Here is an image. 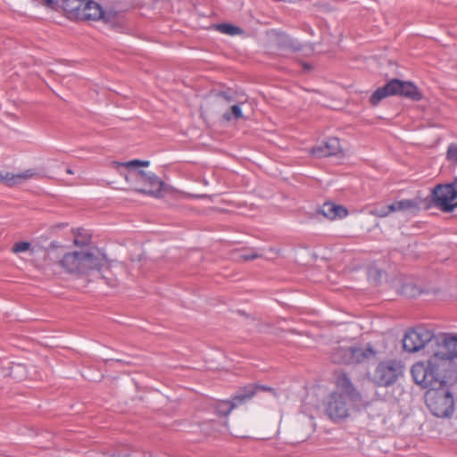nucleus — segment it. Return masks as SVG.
<instances>
[{
	"instance_id": "obj_26",
	"label": "nucleus",
	"mask_w": 457,
	"mask_h": 457,
	"mask_svg": "<svg viewBox=\"0 0 457 457\" xmlns=\"http://www.w3.org/2000/svg\"><path fill=\"white\" fill-rule=\"evenodd\" d=\"M25 371V367L22 364H15L12 367L11 375L17 379H22V373Z\"/></svg>"
},
{
	"instance_id": "obj_6",
	"label": "nucleus",
	"mask_w": 457,
	"mask_h": 457,
	"mask_svg": "<svg viewBox=\"0 0 457 457\" xmlns=\"http://www.w3.org/2000/svg\"><path fill=\"white\" fill-rule=\"evenodd\" d=\"M434 206L444 212H451L457 207V178L453 182L439 184L431 192Z\"/></svg>"
},
{
	"instance_id": "obj_36",
	"label": "nucleus",
	"mask_w": 457,
	"mask_h": 457,
	"mask_svg": "<svg viewBox=\"0 0 457 457\" xmlns=\"http://www.w3.org/2000/svg\"><path fill=\"white\" fill-rule=\"evenodd\" d=\"M107 284L110 285L111 287H114L115 286L114 284H111L110 281H107Z\"/></svg>"
},
{
	"instance_id": "obj_31",
	"label": "nucleus",
	"mask_w": 457,
	"mask_h": 457,
	"mask_svg": "<svg viewBox=\"0 0 457 457\" xmlns=\"http://www.w3.org/2000/svg\"><path fill=\"white\" fill-rule=\"evenodd\" d=\"M59 0H43L45 5L52 10H57Z\"/></svg>"
},
{
	"instance_id": "obj_32",
	"label": "nucleus",
	"mask_w": 457,
	"mask_h": 457,
	"mask_svg": "<svg viewBox=\"0 0 457 457\" xmlns=\"http://www.w3.org/2000/svg\"><path fill=\"white\" fill-rule=\"evenodd\" d=\"M258 257V254L256 253H253V254H251V255H243V258L245 260H253L254 258Z\"/></svg>"
},
{
	"instance_id": "obj_23",
	"label": "nucleus",
	"mask_w": 457,
	"mask_h": 457,
	"mask_svg": "<svg viewBox=\"0 0 457 457\" xmlns=\"http://www.w3.org/2000/svg\"><path fill=\"white\" fill-rule=\"evenodd\" d=\"M217 29L224 34L234 36L242 32V29L237 26L228 24V23H221L217 26Z\"/></svg>"
},
{
	"instance_id": "obj_27",
	"label": "nucleus",
	"mask_w": 457,
	"mask_h": 457,
	"mask_svg": "<svg viewBox=\"0 0 457 457\" xmlns=\"http://www.w3.org/2000/svg\"><path fill=\"white\" fill-rule=\"evenodd\" d=\"M392 211H390L389 205L376 207L371 211V213L378 217H386L388 216Z\"/></svg>"
},
{
	"instance_id": "obj_21",
	"label": "nucleus",
	"mask_w": 457,
	"mask_h": 457,
	"mask_svg": "<svg viewBox=\"0 0 457 457\" xmlns=\"http://www.w3.org/2000/svg\"><path fill=\"white\" fill-rule=\"evenodd\" d=\"M326 145V150L328 155H335L341 151L340 141L337 137H330L326 142H324Z\"/></svg>"
},
{
	"instance_id": "obj_4",
	"label": "nucleus",
	"mask_w": 457,
	"mask_h": 457,
	"mask_svg": "<svg viewBox=\"0 0 457 457\" xmlns=\"http://www.w3.org/2000/svg\"><path fill=\"white\" fill-rule=\"evenodd\" d=\"M440 344V336H435L434 333L424 327H417L408 330L403 338V350L408 353H416L422 349H428L433 352Z\"/></svg>"
},
{
	"instance_id": "obj_3",
	"label": "nucleus",
	"mask_w": 457,
	"mask_h": 457,
	"mask_svg": "<svg viewBox=\"0 0 457 457\" xmlns=\"http://www.w3.org/2000/svg\"><path fill=\"white\" fill-rule=\"evenodd\" d=\"M336 385L337 390L329 395L325 403V412L331 420L337 422L350 416L361 395L344 373L337 376Z\"/></svg>"
},
{
	"instance_id": "obj_18",
	"label": "nucleus",
	"mask_w": 457,
	"mask_h": 457,
	"mask_svg": "<svg viewBox=\"0 0 457 457\" xmlns=\"http://www.w3.org/2000/svg\"><path fill=\"white\" fill-rule=\"evenodd\" d=\"M390 211L394 212H402V211H410V210H417L418 204L415 201L410 199H403L400 201H395L393 204H389Z\"/></svg>"
},
{
	"instance_id": "obj_2",
	"label": "nucleus",
	"mask_w": 457,
	"mask_h": 457,
	"mask_svg": "<svg viewBox=\"0 0 457 457\" xmlns=\"http://www.w3.org/2000/svg\"><path fill=\"white\" fill-rule=\"evenodd\" d=\"M431 353L428 360L412 365L413 380L423 388L447 386L449 380L457 378V366L439 346Z\"/></svg>"
},
{
	"instance_id": "obj_20",
	"label": "nucleus",
	"mask_w": 457,
	"mask_h": 457,
	"mask_svg": "<svg viewBox=\"0 0 457 457\" xmlns=\"http://www.w3.org/2000/svg\"><path fill=\"white\" fill-rule=\"evenodd\" d=\"M223 119L227 121H230L232 120H239L244 117L242 109L238 104H233L230 106L229 110L225 112L222 115Z\"/></svg>"
},
{
	"instance_id": "obj_29",
	"label": "nucleus",
	"mask_w": 457,
	"mask_h": 457,
	"mask_svg": "<svg viewBox=\"0 0 457 457\" xmlns=\"http://www.w3.org/2000/svg\"><path fill=\"white\" fill-rule=\"evenodd\" d=\"M312 154L318 158L329 156L328 154L327 153L326 145H324V143L320 145L314 147L312 150Z\"/></svg>"
},
{
	"instance_id": "obj_5",
	"label": "nucleus",
	"mask_w": 457,
	"mask_h": 457,
	"mask_svg": "<svg viewBox=\"0 0 457 457\" xmlns=\"http://www.w3.org/2000/svg\"><path fill=\"white\" fill-rule=\"evenodd\" d=\"M427 389L425 400L432 414L439 418L450 417L454 410V401L448 386Z\"/></svg>"
},
{
	"instance_id": "obj_9",
	"label": "nucleus",
	"mask_w": 457,
	"mask_h": 457,
	"mask_svg": "<svg viewBox=\"0 0 457 457\" xmlns=\"http://www.w3.org/2000/svg\"><path fill=\"white\" fill-rule=\"evenodd\" d=\"M388 96H403L410 99L418 101L421 98V94L417 87L411 82H404L399 79H392L384 86Z\"/></svg>"
},
{
	"instance_id": "obj_14",
	"label": "nucleus",
	"mask_w": 457,
	"mask_h": 457,
	"mask_svg": "<svg viewBox=\"0 0 457 457\" xmlns=\"http://www.w3.org/2000/svg\"><path fill=\"white\" fill-rule=\"evenodd\" d=\"M104 15L102 6L94 1H85L81 20L82 21H98Z\"/></svg>"
},
{
	"instance_id": "obj_30",
	"label": "nucleus",
	"mask_w": 457,
	"mask_h": 457,
	"mask_svg": "<svg viewBox=\"0 0 457 457\" xmlns=\"http://www.w3.org/2000/svg\"><path fill=\"white\" fill-rule=\"evenodd\" d=\"M217 100L220 104H229L232 102V98L225 92L220 93L217 96Z\"/></svg>"
},
{
	"instance_id": "obj_17",
	"label": "nucleus",
	"mask_w": 457,
	"mask_h": 457,
	"mask_svg": "<svg viewBox=\"0 0 457 457\" xmlns=\"http://www.w3.org/2000/svg\"><path fill=\"white\" fill-rule=\"evenodd\" d=\"M314 431V422L310 417H303V420L295 428L296 441L303 442L309 438Z\"/></svg>"
},
{
	"instance_id": "obj_7",
	"label": "nucleus",
	"mask_w": 457,
	"mask_h": 457,
	"mask_svg": "<svg viewBox=\"0 0 457 457\" xmlns=\"http://www.w3.org/2000/svg\"><path fill=\"white\" fill-rule=\"evenodd\" d=\"M403 375V365L396 360L380 361L373 374L374 382L379 386L394 385Z\"/></svg>"
},
{
	"instance_id": "obj_16",
	"label": "nucleus",
	"mask_w": 457,
	"mask_h": 457,
	"mask_svg": "<svg viewBox=\"0 0 457 457\" xmlns=\"http://www.w3.org/2000/svg\"><path fill=\"white\" fill-rule=\"evenodd\" d=\"M320 213L329 220L342 219L348 215L346 208L334 203H325L320 208Z\"/></svg>"
},
{
	"instance_id": "obj_15",
	"label": "nucleus",
	"mask_w": 457,
	"mask_h": 457,
	"mask_svg": "<svg viewBox=\"0 0 457 457\" xmlns=\"http://www.w3.org/2000/svg\"><path fill=\"white\" fill-rule=\"evenodd\" d=\"M439 348L453 361L457 358V335H441Z\"/></svg>"
},
{
	"instance_id": "obj_1",
	"label": "nucleus",
	"mask_w": 457,
	"mask_h": 457,
	"mask_svg": "<svg viewBox=\"0 0 457 457\" xmlns=\"http://www.w3.org/2000/svg\"><path fill=\"white\" fill-rule=\"evenodd\" d=\"M44 270H54L58 265L64 272L71 275H88L100 270L107 262L106 256L96 248H81L59 254L55 250H47L45 255Z\"/></svg>"
},
{
	"instance_id": "obj_11",
	"label": "nucleus",
	"mask_w": 457,
	"mask_h": 457,
	"mask_svg": "<svg viewBox=\"0 0 457 457\" xmlns=\"http://www.w3.org/2000/svg\"><path fill=\"white\" fill-rule=\"evenodd\" d=\"M37 173L33 169H29L22 172L12 173L0 171V183L3 185L12 187L23 184L27 180L37 177Z\"/></svg>"
},
{
	"instance_id": "obj_34",
	"label": "nucleus",
	"mask_w": 457,
	"mask_h": 457,
	"mask_svg": "<svg viewBox=\"0 0 457 457\" xmlns=\"http://www.w3.org/2000/svg\"><path fill=\"white\" fill-rule=\"evenodd\" d=\"M66 171H67V173H69V174H73V172H72V170H71V169H67V170H66Z\"/></svg>"
},
{
	"instance_id": "obj_8",
	"label": "nucleus",
	"mask_w": 457,
	"mask_h": 457,
	"mask_svg": "<svg viewBox=\"0 0 457 457\" xmlns=\"http://www.w3.org/2000/svg\"><path fill=\"white\" fill-rule=\"evenodd\" d=\"M375 351L371 346L365 348L352 346H338L334 349L332 361L336 363H358L374 357Z\"/></svg>"
},
{
	"instance_id": "obj_28",
	"label": "nucleus",
	"mask_w": 457,
	"mask_h": 457,
	"mask_svg": "<svg viewBox=\"0 0 457 457\" xmlns=\"http://www.w3.org/2000/svg\"><path fill=\"white\" fill-rule=\"evenodd\" d=\"M447 159L450 162L457 163V145L451 144L447 149Z\"/></svg>"
},
{
	"instance_id": "obj_38",
	"label": "nucleus",
	"mask_w": 457,
	"mask_h": 457,
	"mask_svg": "<svg viewBox=\"0 0 457 457\" xmlns=\"http://www.w3.org/2000/svg\"><path fill=\"white\" fill-rule=\"evenodd\" d=\"M303 67H304V69H310V66H309V65H307V64H304V66H303Z\"/></svg>"
},
{
	"instance_id": "obj_25",
	"label": "nucleus",
	"mask_w": 457,
	"mask_h": 457,
	"mask_svg": "<svg viewBox=\"0 0 457 457\" xmlns=\"http://www.w3.org/2000/svg\"><path fill=\"white\" fill-rule=\"evenodd\" d=\"M12 251L14 253H23V252H27V251H30L31 253H33V250L31 249L30 243L26 242V241L15 243L12 245Z\"/></svg>"
},
{
	"instance_id": "obj_13",
	"label": "nucleus",
	"mask_w": 457,
	"mask_h": 457,
	"mask_svg": "<svg viewBox=\"0 0 457 457\" xmlns=\"http://www.w3.org/2000/svg\"><path fill=\"white\" fill-rule=\"evenodd\" d=\"M84 0H63L62 8L70 20H81Z\"/></svg>"
},
{
	"instance_id": "obj_24",
	"label": "nucleus",
	"mask_w": 457,
	"mask_h": 457,
	"mask_svg": "<svg viewBox=\"0 0 457 457\" xmlns=\"http://www.w3.org/2000/svg\"><path fill=\"white\" fill-rule=\"evenodd\" d=\"M388 96L384 87L378 88L370 96V101L372 105H377L385 97Z\"/></svg>"
},
{
	"instance_id": "obj_37",
	"label": "nucleus",
	"mask_w": 457,
	"mask_h": 457,
	"mask_svg": "<svg viewBox=\"0 0 457 457\" xmlns=\"http://www.w3.org/2000/svg\"><path fill=\"white\" fill-rule=\"evenodd\" d=\"M107 284L110 285L111 287H114L115 286L114 284H111L110 281H107Z\"/></svg>"
},
{
	"instance_id": "obj_33",
	"label": "nucleus",
	"mask_w": 457,
	"mask_h": 457,
	"mask_svg": "<svg viewBox=\"0 0 457 457\" xmlns=\"http://www.w3.org/2000/svg\"><path fill=\"white\" fill-rule=\"evenodd\" d=\"M73 243L77 246H82L84 245V242L80 241L79 238H75Z\"/></svg>"
},
{
	"instance_id": "obj_19",
	"label": "nucleus",
	"mask_w": 457,
	"mask_h": 457,
	"mask_svg": "<svg viewBox=\"0 0 457 457\" xmlns=\"http://www.w3.org/2000/svg\"><path fill=\"white\" fill-rule=\"evenodd\" d=\"M237 403L231 398V400L220 401L216 404V411L223 416L228 415L233 409L237 408Z\"/></svg>"
},
{
	"instance_id": "obj_10",
	"label": "nucleus",
	"mask_w": 457,
	"mask_h": 457,
	"mask_svg": "<svg viewBox=\"0 0 457 457\" xmlns=\"http://www.w3.org/2000/svg\"><path fill=\"white\" fill-rule=\"evenodd\" d=\"M133 176L137 181L145 186L137 188V191L154 196H157L161 192L163 182L154 173L139 170L134 173Z\"/></svg>"
},
{
	"instance_id": "obj_22",
	"label": "nucleus",
	"mask_w": 457,
	"mask_h": 457,
	"mask_svg": "<svg viewBox=\"0 0 457 457\" xmlns=\"http://www.w3.org/2000/svg\"><path fill=\"white\" fill-rule=\"evenodd\" d=\"M149 164H150L149 161H140V160H132V161L126 162H113V165L115 166V168L126 167L128 169H135V168H137L140 166L146 167Z\"/></svg>"
},
{
	"instance_id": "obj_12",
	"label": "nucleus",
	"mask_w": 457,
	"mask_h": 457,
	"mask_svg": "<svg viewBox=\"0 0 457 457\" xmlns=\"http://www.w3.org/2000/svg\"><path fill=\"white\" fill-rule=\"evenodd\" d=\"M258 391H270L273 392V389L265 386L259 385H247L242 388H240L235 395L232 397L237 405H242L245 403L247 401L252 399Z\"/></svg>"
},
{
	"instance_id": "obj_35",
	"label": "nucleus",
	"mask_w": 457,
	"mask_h": 457,
	"mask_svg": "<svg viewBox=\"0 0 457 457\" xmlns=\"http://www.w3.org/2000/svg\"><path fill=\"white\" fill-rule=\"evenodd\" d=\"M107 284L110 285L111 287H114L115 286L114 284H111L110 281H107Z\"/></svg>"
}]
</instances>
